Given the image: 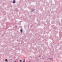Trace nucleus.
I'll list each match as a JSON object with an SVG mask.
<instances>
[{
  "label": "nucleus",
  "mask_w": 62,
  "mask_h": 62,
  "mask_svg": "<svg viewBox=\"0 0 62 62\" xmlns=\"http://www.w3.org/2000/svg\"><path fill=\"white\" fill-rule=\"evenodd\" d=\"M20 22H22V21H20Z\"/></svg>",
  "instance_id": "nucleus-8"
},
{
  "label": "nucleus",
  "mask_w": 62,
  "mask_h": 62,
  "mask_svg": "<svg viewBox=\"0 0 62 62\" xmlns=\"http://www.w3.org/2000/svg\"><path fill=\"white\" fill-rule=\"evenodd\" d=\"M20 62H22V60H20Z\"/></svg>",
  "instance_id": "nucleus-6"
},
{
  "label": "nucleus",
  "mask_w": 62,
  "mask_h": 62,
  "mask_svg": "<svg viewBox=\"0 0 62 62\" xmlns=\"http://www.w3.org/2000/svg\"><path fill=\"white\" fill-rule=\"evenodd\" d=\"M25 59H24L23 60V62H25Z\"/></svg>",
  "instance_id": "nucleus-4"
},
{
  "label": "nucleus",
  "mask_w": 62,
  "mask_h": 62,
  "mask_svg": "<svg viewBox=\"0 0 62 62\" xmlns=\"http://www.w3.org/2000/svg\"><path fill=\"white\" fill-rule=\"evenodd\" d=\"M20 31L21 33H22V29H21L20 30Z\"/></svg>",
  "instance_id": "nucleus-5"
},
{
  "label": "nucleus",
  "mask_w": 62,
  "mask_h": 62,
  "mask_svg": "<svg viewBox=\"0 0 62 62\" xmlns=\"http://www.w3.org/2000/svg\"><path fill=\"white\" fill-rule=\"evenodd\" d=\"M34 10H35V9H32V10H31V12H33V11H34Z\"/></svg>",
  "instance_id": "nucleus-2"
},
{
  "label": "nucleus",
  "mask_w": 62,
  "mask_h": 62,
  "mask_svg": "<svg viewBox=\"0 0 62 62\" xmlns=\"http://www.w3.org/2000/svg\"><path fill=\"white\" fill-rule=\"evenodd\" d=\"M13 4H15V3H16V1H15V0H13Z\"/></svg>",
  "instance_id": "nucleus-1"
},
{
  "label": "nucleus",
  "mask_w": 62,
  "mask_h": 62,
  "mask_svg": "<svg viewBox=\"0 0 62 62\" xmlns=\"http://www.w3.org/2000/svg\"><path fill=\"white\" fill-rule=\"evenodd\" d=\"M5 61L6 62H8V60H7V59H5Z\"/></svg>",
  "instance_id": "nucleus-3"
},
{
  "label": "nucleus",
  "mask_w": 62,
  "mask_h": 62,
  "mask_svg": "<svg viewBox=\"0 0 62 62\" xmlns=\"http://www.w3.org/2000/svg\"><path fill=\"white\" fill-rule=\"evenodd\" d=\"M39 57H40V56H39Z\"/></svg>",
  "instance_id": "nucleus-9"
},
{
  "label": "nucleus",
  "mask_w": 62,
  "mask_h": 62,
  "mask_svg": "<svg viewBox=\"0 0 62 62\" xmlns=\"http://www.w3.org/2000/svg\"><path fill=\"white\" fill-rule=\"evenodd\" d=\"M17 26H16V27H17Z\"/></svg>",
  "instance_id": "nucleus-7"
}]
</instances>
